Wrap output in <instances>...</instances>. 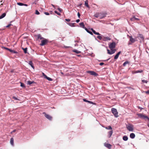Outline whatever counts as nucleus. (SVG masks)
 I'll list each match as a JSON object with an SVG mask.
<instances>
[{"label":"nucleus","mask_w":149,"mask_h":149,"mask_svg":"<svg viewBox=\"0 0 149 149\" xmlns=\"http://www.w3.org/2000/svg\"><path fill=\"white\" fill-rule=\"evenodd\" d=\"M2 2V1H1V2Z\"/></svg>","instance_id":"58"},{"label":"nucleus","mask_w":149,"mask_h":149,"mask_svg":"<svg viewBox=\"0 0 149 149\" xmlns=\"http://www.w3.org/2000/svg\"><path fill=\"white\" fill-rule=\"evenodd\" d=\"M142 81L143 82L145 83H147L148 82V81L145 80H143Z\"/></svg>","instance_id":"40"},{"label":"nucleus","mask_w":149,"mask_h":149,"mask_svg":"<svg viewBox=\"0 0 149 149\" xmlns=\"http://www.w3.org/2000/svg\"><path fill=\"white\" fill-rule=\"evenodd\" d=\"M85 29L86 31L88 32V33H90V34H91V35H93V33L91 32V31H89L87 28H85Z\"/></svg>","instance_id":"27"},{"label":"nucleus","mask_w":149,"mask_h":149,"mask_svg":"<svg viewBox=\"0 0 149 149\" xmlns=\"http://www.w3.org/2000/svg\"><path fill=\"white\" fill-rule=\"evenodd\" d=\"M91 30L92 31V32L94 34H95L97 35H100V34L98 32H97L95 31L94 30H93V29H91Z\"/></svg>","instance_id":"17"},{"label":"nucleus","mask_w":149,"mask_h":149,"mask_svg":"<svg viewBox=\"0 0 149 149\" xmlns=\"http://www.w3.org/2000/svg\"><path fill=\"white\" fill-rule=\"evenodd\" d=\"M104 145L109 149H111V148L112 146L110 144L105 143H104Z\"/></svg>","instance_id":"11"},{"label":"nucleus","mask_w":149,"mask_h":149,"mask_svg":"<svg viewBox=\"0 0 149 149\" xmlns=\"http://www.w3.org/2000/svg\"><path fill=\"white\" fill-rule=\"evenodd\" d=\"M29 65H30L31 67L33 69H34V67L33 65V63H32V61H30L29 62Z\"/></svg>","instance_id":"21"},{"label":"nucleus","mask_w":149,"mask_h":149,"mask_svg":"<svg viewBox=\"0 0 149 149\" xmlns=\"http://www.w3.org/2000/svg\"><path fill=\"white\" fill-rule=\"evenodd\" d=\"M10 143L12 146H14V139L13 138H12L10 139Z\"/></svg>","instance_id":"22"},{"label":"nucleus","mask_w":149,"mask_h":149,"mask_svg":"<svg viewBox=\"0 0 149 149\" xmlns=\"http://www.w3.org/2000/svg\"><path fill=\"white\" fill-rule=\"evenodd\" d=\"M69 25L71 26L74 27L75 26V23H69Z\"/></svg>","instance_id":"31"},{"label":"nucleus","mask_w":149,"mask_h":149,"mask_svg":"<svg viewBox=\"0 0 149 149\" xmlns=\"http://www.w3.org/2000/svg\"><path fill=\"white\" fill-rule=\"evenodd\" d=\"M148 126L149 127V123L148 124Z\"/></svg>","instance_id":"55"},{"label":"nucleus","mask_w":149,"mask_h":149,"mask_svg":"<svg viewBox=\"0 0 149 149\" xmlns=\"http://www.w3.org/2000/svg\"><path fill=\"white\" fill-rule=\"evenodd\" d=\"M42 74L45 77V78L46 77V76H47L46 75H45L44 73H42Z\"/></svg>","instance_id":"51"},{"label":"nucleus","mask_w":149,"mask_h":149,"mask_svg":"<svg viewBox=\"0 0 149 149\" xmlns=\"http://www.w3.org/2000/svg\"><path fill=\"white\" fill-rule=\"evenodd\" d=\"M80 21V20L79 19H77L76 20V22H77L78 23Z\"/></svg>","instance_id":"52"},{"label":"nucleus","mask_w":149,"mask_h":149,"mask_svg":"<svg viewBox=\"0 0 149 149\" xmlns=\"http://www.w3.org/2000/svg\"><path fill=\"white\" fill-rule=\"evenodd\" d=\"M65 20L67 22H70V19H65Z\"/></svg>","instance_id":"46"},{"label":"nucleus","mask_w":149,"mask_h":149,"mask_svg":"<svg viewBox=\"0 0 149 149\" xmlns=\"http://www.w3.org/2000/svg\"><path fill=\"white\" fill-rule=\"evenodd\" d=\"M10 52L12 53H15V54H17V51H15L13 50H12L11 49H10Z\"/></svg>","instance_id":"30"},{"label":"nucleus","mask_w":149,"mask_h":149,"mask_svg":"<svg viewBox=\"0 0 149 149\" xmlns=\"http://www.w3.org/2000/svg\"><path fill=\"white\" fill-rule=\"evenodd\" d=\"M139 19L135 18V17H133L131 19V21H134L135 20H138Z\"/></svg>","instance_id":"34"},{"label":"nucleus","mask_w":149,"mask_h":149,"mask_svg":"<svg viewBox=\"0 0 149 149\" xmlns=\"http://www.w3.org/2000/svg\"><path fill=\"white\" fill-rule=\"evenodd\" d=\"M129 63V62L128 61H125L123 64V65L124 66H125L126 65Z\"/></svg>","instance_id":"32"},{"label":"nucleus","mask_w":149,"mask_h":149,"mask_svg":"<svg viewBox=\"0 0 149 149\" xmlns=\"http://www.w3.org/2000/svg\"><path fill=\"white\" fill-rule=\"evenodd\" d=\"M143 72V70H137V71H132V73L133 74H134L137 73H138L139 72L141 73Z\"/></svg>","instance_id":"13"},{"label":"nucleus","mask_w":149,"mask_h":149,"mask_svg":"<svg viewBox=\"0 0 149 149\" xmlns=\"http://www.w3.org/2000/svg\"><path fill=\"white\" fill-rule=\"evenodd\" d=\"M138 116L141 119H147L149 120V118L148 117L142 113H138L137 114Z\"/></svg>","instance_id":"5"},{"label":"nucleus","mask_w":149,"mask_h":149,"mask_svg":"<svg viewBox=\"0 0 149 149\" xmlns=\"http://www.w3.org/2000/svg\"><path fill=\"white\" fill-rule=\"evenodd\" d=\"M15 131H16V130H13L12 131V132H11V133H12L13 132H15Z\"/></svg>","instance_id":"54"},{"label":"nucleus","mask_w":149,"mask_h":149,"mask_svg":"<svg viewBox=\"0 0 149 149\" xmlns=\"http://www.w3.org/2000/svg\"><path fill=\"white\" fill-rule=\"evenodd\" d=\"M129 38H130V42L128 43V45H131L132 43H134L136 41V40L133 38L131 36H130Z\"/></svg>","instance_id":"7"},{"label":"nucleus","mask_w":149,"mask_h":149,"mask_svg":"<svg viewBox=\"0 0 149 149\" xmlns=\"http://www.w3.org/2000/svg\"><path fill=\"white\" fill-rule=\"evenodd\" d=\"M13 98L15 100H19V99H17L16 97L15 96H13Z\"/></svg>","instance_id":"41"},{"label":"nucleus","mask_w":149,"mask_h":149,"mask_svg":"<svg viewBox=\"0 0 149 149\" xmlns=\"http://www.w3.org/2000/svg\"><path fill=\"white\" fill-rule=\"evenodd\" d=\"M64 47L65 48L71 47H70V46H64Z\"/></svg>","instance_id":"48"},{"label":"nucleus","mask_w":149,"mask_h":149,"mask_svg":"<svg viewBox=\"0 0 149 149\" xmlns=\"http://www.w3.org/2000/svg\"><path fill=\"white\" fill-rule=\"evenodd\" d=\"M17 4L20 6H28V5L26 4H24L23 3L20 2L17 3Z\"/></svg>","instance_id":"15"},{"label":"nucleus","mask_w":149,"mask_h":149,"mask_svg":"<svg viewBox=\"0 0 149 149\" xmlns=\"http://www.w3.org/2000/svg\"><path fill=\"white\" fill-rule=\"evenodd\" d=\"M123 139L125 141L127 140L128 138L126 136H124L123 137Z\"/></svg>","instance_id":"25"},{"label":"nucleus","mask_w":149,"mask_h":149,"mask_svg":"<svg viewBox=\"0 0 149 149\" xmlns=\"http://www.w3.org/2000/svg\"><path fill=\"white\" fill-rule=\"evenodd\" d=\"M73 52H75L77 54H79L81 53V52L77 50L74 49L72 51Z\"/></svg>","instance_id":"28"},{"label":"nucleus","mask_w":149,"mask_h":149,"mask_svg":"<svg viewBox=\"0 0 149 149\" xmlns=\"http://www.w3.org/2000/svg\"><path fill=\"white\" fill-rule=\"evenodd\" d=\"M55 13H56L57 15H61V14L60 13H58L57 12V11H54Z\"/></svg>","instance_id":"39"},{"label":"nucleus","mask_w":149,"mask_h":149,"mask_svg":"<svg viewBox=\"0 0 149 149\" xmlns=\"http://www.w3.org/2000/svg\"><path fill=\"white\" fill-rule=\"evenodd\" d=\"M35 14L36 15H38L40 14V13L38 10H36L35 11Z\"/></svg>","instance_id":"38"},{"label":"nucleus","mask_w":149,"mask_h":149,"mask_svg":"<svg viewBox=\"0 0 149 149\" xmlns=\"http://www.w3.org/2000/svg\"><path fill=\"white\" fill-rule=\"evenodd\" d=\"M105 128L106 129H107V130H112V128L111 126H108V127H105Z\"/></svg>","instance_id":"29"},{"label":"nucleus","mask_w":149,"mask_h":149,"mask_svg":"<svg viewBox=\"0 0 149 149\" xmlns=\"http://www.w3.org/2000/svg\"><path fill=\"white\" fill-rule=\"evenodd\" d=\"M52 6H53V7H54V5H52Z\"/></svg>","instance_id":"56"},{"label":"nucleus","mask_w":149,"mask_h":149,"mask_svg":"<svg viewBox=\"0 0 149 149\" xmlns=\"http://www.w3.org/2000/svg\"><path fill=\"white\" fill-rule=\"evenodd\" d=\"M110 59V58H109V59H108L107 60V61H108V60L109 59Z\"/></svg>","instance_id":"57"},{"label":"nucleus","mask_w":149,"mask_h":149,"mask_svg":"<svg viewBox=\"0 0 149 149\" xmlns=\"http://www.w3.org/2000/svg\"><path fill=\"white\" fill-rule=\"evenodd\" d=\"M23 50H24V52L25 53H27V48H23Z\"/></svg>","instance_id":"37"},{"label":"nucleus","mask_w":149,"mask_h":149,"mask_svg":"<svg viewBox=\"0 0 149 149\" xmlns=\"http://www.w3.org/2000/svg\"><path fill=\"white\" fill-rule=\"evenodd\" d=\"M6 13H3L1 16H0V19L4 17L6 15Z\"/></svg>","instance_id":"23"},{"label":"nucleus","mask_w":149,"mask_h":149,"mask_svg":"<svg viewBox=\"0 0 149 149\" xmlns=\"http://www.w3.org/2000/svg\"><path fill=\"white\" fill-rule=\"evenodd\" d=\"M45 78H46L48 80L50 81H52V78L48 77L47 76H46V77Z\"/></svg>","instance_id":"33"},{"label":"nucleus","mask_w":149,"mask_h":149,"mask_svg":"<svg viewBox=\"0 0 149 149\" xmlns=\"http://www.w3.org/2000/svg\"><path fill=\"white\" fill-rule=\"evenodd\" d=\"M140 37L141 38H143V36L141 35H140Z\"/></svg>","instance_id":"53"},{"label":"nucleus","mask_w":149,"mask_h":149,"mask_svg":"<svg viewBox=\"0 0 149 149\" xmlns=\"http://www.w3.org/2000/svg\"><path fill=\"white\" fill-rule=\"evenodd\" d=\"M99 64L100 65H102L104 64V63H103L102 62L100 63Z\"/></svg>","instance_id":"50"},{"label":"nucleus","mask_w":149,"mask_h":149,"mask_svg":"<svg viewBox=\"0 0 149 149\" xmlns=\"http://www.w3.org/2000/svg\"><path fill=\"white\" fill-rule=\"evenodd\" d=\"M20 84H21V85H20V86L23 87V88H25V85L23 83H22V82H20Z\"/></svg>","instance_id":"35"},{"label":"nucleus","mask_w":149,"mask_h":149,"mask_svg":"<svg viewBox=\"0 0 149 149\" xmlns=\"http://www.w3.org/2000/svg\"><path fill=\"white\" fill-rule=\"evenodd\" d=\"M79 25L80 27L82 28H84L85 29V28H86V27H85V26L83 22L80 23L79 24Z\"/></svg>","instance_id":"16"},{"label":"nucleus","mask_w":149,"mask_h":149,"mask_svg":"<svg viewBox=\"0 0 149 149\" xmlns=\"http://www.w3.org/2000/svg\"><path fill=\"white\" fill-rule=\"evenodd\" d=\"M83 100L84 102H88L90 104H94V103L93 102L91 101H88V100H86V99H83Z\"/></svg>","instance_id":"18"},{"label":"nucleus","mask_w":149,"mask_h":149,"mask_svg":"<svg viewBox=\"0 0 149 149\" xmlns=\"http://www.w3.org/2000/svg\"><path fill=\"white\" fill-rule=\"evenodd\" d=\"M34 81H27V84L28 85H31L33 83H34Z\"/></svg>","instance_id":"26"},{"label":"nucleus","mask_w":149,"mask_h":149,"mask_svg":"<svg viewBox=\"0 0 149 149\" xmlns=\"http://www.w3.org/2000/svg\"><path fill=\"white\" fill-rule=\"evenodd\" d=\"M4 48H5L6 50H8V51H10V49H9V48H6V47Z\"/></svg>","instance_id":"49"},{"label":"nucleus","mask_w":149,"mask_h":149,"mask_svg":"<svg viewBox=\"0 0 149 149\" xmlns=\"http://www.w3.org/2000/svg\"><path fill=\"white\" fill-rule=\"evenodd\" d=\"M77 15L78 16V17L79 18H80V13H79V12H78V13H77Z\"/></svg>","instance_id":"45"},{"label":"nucleus","mask_w":149,"mask_h":149,"mask_svg":"<svg viewBox=\"0 0 149 149\" xmlns=\"http://www.w3.org/2000/svg\"><path fill=\"white\" fill-rule=\"evenodd\" d=\"M87 72L88 73L92 75H94L95 76H97L98 75V74L96 73L93 71H88Z\"/></svg>","instance_id":"10"},{"label":"nucleus","mask_w":149,"mask_h":149,"mask_svg":"<svg viewBox=\"0 0 149 149\" xmlns=\"http://www.w3.org/2000/svg\"><path fill=\"white\" fill-rule=\"evenodd\" d=\"M35 37L36 38V39L37 40L39 39L42 40L44 38L40 34L36 35L35 36Z\"/></svg>","instance_id":"8"},{"label":"nucleus","mask_w":149,"mask_h":149,"mask_svg":"<svg viewBox=\"0 0 149 149\" xmlns=\"http://www.w3.org/2000/svg\"><path fill=\"white\" fill-rule=\"evenodd\" d=\"M135 134L133 133H131L130 135V137L132 139H134L135 137Z\"/></svg>","instance_id":"19"},{"label":"nucleus","mask_w":149,"mask_h":149,"mask_svg":"<svg viewBox=\"0 0 149 149\" xmlns=\"http://www.w3.org/2000/svg\"><path fill=\"white\" fill-rule=\"evenodd\" d=\"M106 14L102 13H97L95 14L94 16L96 18H99L101 19L105 17L106 16Z\"/></svg>","instance_id":"2"},{"label":"nucleus","mask_w":149,"mask_h":149,"mask_svg":"<svg viewBox=\"0 0 149 149\" xmlns=\"http://www.w3.org/2000/svg\"><path fill=\"white\" fill-rule=\"evenodd\" d=\"M44 13L46 15H49V14L48 13L46 12H45Z\"/></svg>","instance_id":"43"},{"label":"nucleus","mask_w":149,"mask_h":149,"mask_svg":"<svg viewBox=\"0 0 149 149\" xmlns=\"http://www.w3.org/2000/svg\"><path fill=\"white\" fill-rule=\"evenodd\" d=\"M111 111L115 117H118V112L116 109L112 108L111 109Z\"/></svg>","instance_id":"6"},{"label":"nucleus","mask_w":149,"mask_h":149,"mask_svg":"<svg viewBox=\"0 0 149 149\" xmlns=\"http://www.w3.org/2000/svg\"><path fill=\"white\" fill-rule=\"evenodd\" d=\"M11 25H12V24H9L8 25H7L6 26V27L8 28V27H10Z\"/></svg>","instance_id":"44"},{"label":"nucleus","mask_w":149,"mask_h":149,"mask_svg":"<svg viewBox=\"0 0 149 149\" xmlns=\"http://www.w3.org/2000/svg\"><path fill=\"white\" fill-rule=\"evenodd\" d=\"M85 5L87 7L89 8V7L88 4V1L87 0H86L85 2Z\"/></svg>","instance_id":"20"},{"label":"nucleus","mask_w":149,"mask_h":149,"mask_svg":"<svg viewBox=\"0 0 149 149\" xmlns=\"http://www.w3.org/2000/svg\"><path fill=\"white\" fill-rule=\"evenodd\" d=\"M97 38H98L99 40H102V39H103V37H102V36H98L97 37Z\"/></svg>","instance_id":"36"},{"label":"nucleus","mask_w":149,"mask_h":149,"mask_svg":"<svg viewBox=\"0 0 149 149\" xmlns=\"http://www.w3.org/2000/svg\"><path fill=\"white\" fill-rule=\"evenodd\" d=\"M111 38L108 37L103 36L102 40L104 41H106L108 40H110Z\"/></svg>","instance_id":"12"},{"label":"nucleus","mask_w":149,"mask_h":149,"mask_svg":"<svg viewBox=\"0 0 149 149\" xmlns=\"http://www.w3.org/2000/svg\"><path fill=\"white\" fill-rule=\"evenodd\" d=\"M116 46V43L114 42H113L111 43L109 45V48L111 49V51L108 49H107V53L109 54H112L114 53L116 51V49H113Z\"/></svg>","instance_id":"1"},{"label":"nucleus","mask_w":149,"mask_h":149,"mask_svg":"<svg viewBox=\"0 0 149 149\" xmlns=\"http://www.w3.org/2000/svg\"><path fill=\"white\" fill-rule=\"evenodd\" d=\"M146 94H149V90L147 91H145V92Z\"/></svg>","instance_id":"47"},{"label":"nucleus","mask_w":149,"mask_h":149,"mask_svg":"<svg viewBox=\"0 0 149 149\" xmlns=\"http://www.w3.org/2000/svg\"><path fill=\"white\" fill-rule=\"evenodd\" d=\"M127 130L133 132L134 130V125L130 124H128L126 125Z\"/></svg>","instance_id":"3"},{"label":"nucleus","mask_w":149,"mask_h":149,"mask_svg":"<svg viewBox=\"0 0 149 149\" xmlns=\"http://www.w3.org/2000/svg\"><path fill=\"white\" fill-rule=\"evenodd\" d=\"M48 42V40L46 39L43 38L41 41V43L40 44V46H43L46 45Z\"/></svg>","instance_id":"4"},{"label":"nucleus","mask_w":149,"mask_h":149,"mask_svg":"<svg viewBox=\"0 0 149 149\" xmlns=\"http://www.w3.org/2000/svg\"><path fill=\"white\" fill-rule=\"evenodd\" d=\"M58 10L60 12H61L62 11V9L61 8H58Z\"/></svg>","instance_id":"42"},{"label":"nucleus","mask_w":149,"mask_h":149,"mask_svg":"<svg viewBox=\"0 0 149 149\" xmlns=\"http://www.w3.org/2000/svg\"><path fill=\"white\" fill-rule=\"evenodd\" d=\"M121 53V52H119L114 57L115 59H117L118 57L119 56L120 54Z\"/></svg>","instance_id":"14"},{"label":"nucleus","mask_w":149,"mask_h":149,"mask_svg":"<svg viewBox=\"0 0 149 149\" xmlns=\"http://www.w3.org/2000/svg\"><path fill=\"white\" fill-rule=\"evenodd\" d=\"M43 114H45V116L46 118H47V119H49V120H52V117L51 116H50L49 115L46 114L45 112H44L43 113Z\"/></svg>","instance_id":"9"},{"label":"nucleus","mask_w":149,"mask_h":149,"mask_svg":"<svg viewBox=\"0 0 149 149\" xmlns=\"http://www.w3.org/2000/svg\"><path fill=\"white\" fill-rule=\"evenodd\" d=\"M113 134V131L111 130L108 132L109 137L110 138Z\"/></svg>","instance_id":"24"}]
</instances>
